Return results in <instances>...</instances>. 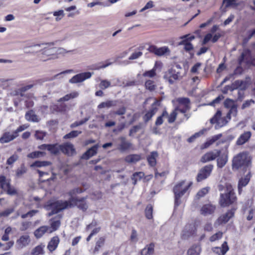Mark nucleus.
I'll use <instances>...</instances> for the list:
<instances>
[{
    "label": "nucleus",
    "mask_w": 255,
    "mask_h": 255,
    "mask_svg": "<svg viewBox=\"0 0 255 255\" xmlns=\"http://www.w3.org/2000/svg\"><path fill=\"white\" fill-rule=\"evenodd\" d=\"M84 190L80 188H75L68 193L70 198L68 201H57L53 203H48L46 206V208L48 210H51L48 213V216H51L58 212L68 208L73 207V203L71 199L73 198H77L75 196L77 194L83 192Z\"/></svg>",
    "instance_id": "obj_1"
},
{
    "label": "nucleus",
    "mask_w": 255,
    "mask_h": 255,
    "mask_svg": "<svg viewBox=\"0 0 255 255\" xmlns=\"http://www.w3.org/2000/svg\"><path fill=\"white\" fill-rule=\"evenodd\" d=\"M219 190L223 192L220 194L219 200V204L222 207H228L236 201L237 198L232 185H227L226 187L223 189L220 186Z\"/></svg>",
    "instance_id": "obj_2"
},
{
    "label": "nucleus",
    "mask_w": 255,
    "mask_h": 255,
    "mask_svg": "<svg viewBox=\"0 0 255 255\" xmlns=\"http://www.w3.org/2000/svg\"><path fill=\"white\" fill-rule=\"evenodd\" d=\"M53 43H41L32 45L31 47L37 50V48H41V52L39 54V59L42 61H46L53 59L55 55L56 47H53Z\"/></svg>",
    "instance_id": "obj_3"
},
{
    "label": "nucleus",
    "mask_w": 255,
    "mask_h": 255,
    "mask_svg": "<svg viewBox=\"0 0 255 255\" xmlns=\"http://www.w3.org/2000/svg\"><path fill=\"white\" fill-rule=\"evenodd\" d=\"M192 183H185V181H182L177 183L173 188L175 196V206L177 207L181 204V197L187 191Z\"/></svg>",
    "instance_id": "obj_4"
},
{
    "label": "nucleus",
    "mask_w": 255,
    "mask_h": 255,
    "mask_svg": "<svg viewBox=\"0 0 255 255\" xmlns=\"http://www.w3.org/2000/svg\"><path fill=\"white\" fill-rule=\"evenodd\" d=\"M248 162V160L247 154L244 152L240 153L233 159V168L239 169L240 167L247 165Z\"/></svg>",
    "instance_id": "obj_5"
},
{
    "label": "nucleus",
    "mask_w": 255,
    "mask_h": 255,
    "mask_svg": "<svg viewBox=\"0 0 255 255\" xmlns=\"http://www.w3.org/2000/svg\"><path fill=\"white\" fill-rule=\"evenodd\" d=\"M221 112L218 111L214 116L210 120L211 124H215V128L218 129L225 126L228 122L227 117H221Z\"/></svg>",
    "instance_id": "obj_6"
},
{
    "label": "nucleus",
    "mask_w": 255,
    "mask_h": 255,
    "mask_svg": "<svg viewBox=\"0 0 255 255\" xmlns=\"http://www.w3.org/2000/svg\"><path fill=\"white\" fill-rule=\"evenodd\" d=\"M213 169V165L209 164L204 166L199 171L197 176L196 180L200 182L208 178L211 174Z\"/></svg>",
    "instance_id": "obj_7"
},
{
    "label": "nucleus",
    "mask_w": 255,
    "mask_h": 255,
    "mask_svg": "<svg viewBox=\"0 0 255 255\" xmlns=\"http://www.w3.org/2000/svg\"><path fill=\"white\" fill-rule=\"evenodd\" d=\"M249 85V81L248 80H236L231 86H227L226 88H229L230 91H232L235 89H239L240 91L245 90Z\"/></svg>",
    "instance_id": "obj_8"
},
{
    "label": "nucleus",
    "mask_w": 255,
    "mask_h": 255,
    "mask_svg": "<svg viewBox=\"0 0 255 255\" xmlns=\"http://www.w3.org/2000/svg\"><path fill=\"white\" fill-rule=\"evenodd\" d=\"M235 209H232L225 214L221 215L216 220L215 225H220L227 223L235 214Z\"/></svg>",
    "instance_id": "obj_9"
},
{
    "label": "nucleus",
    "mask_w": 255,
    "mask_h": 255,
    "mask_svg": "<svg viewBox=\"0 0 255 255\" xmlns=\"http://www.w3.org/2000/svg\"><path fill=\"white\" fill-rule=\"evenodd\" d=\"M87 197H83L81 198H73L71 199V201L73 203V207L76 206L80 210L83 211H85L88 208V203L86 201Z\"/></svg>",
    "instance_id": "obj_10"
},
{
    "label": "nucleus",
    "mask_w": 255,
    "mask_h": 255,
    "mask_svg": "<svg viewBox=\"0 0 255 255\" xmlns=\"http://www.w3.org/2000/svg\"><path fill=\"white\" fill-rule=\"evenodd\" d=\"M179 103L178 106L176 107V110L181 113H185L190 109V100L187 98H181L177 99Z\"/></svg>",
    "instance_id": "obj_11"
},
{
    "label": "nucleus",
    "mask_w": 255,
    "mask_h": 255,
    "mask_svg": "<svg viewBox=\"0 0 255 255\" xmlns=\"http://www.w3.org/2000/svg\"><path fill=\"white\" fill-rule=\"evenodd\" d=\"M92 75V73L90 72L80 73L73 76L69 80V82L73 84L82 82L86 79L90 78Z\"/></svg>",
    "instance_id": "obj_12"
},
{
    "label": "nucleus",
    "mask_w": 255,
    "mask_h": 255,
    "mask_svg": "<svg viewBox=\"0 0 255 255\" xmlns=\"http://www.w3.org/2000/svg\"><path fill=\"white\" fill-rule=\"evenodd\" d=\"M158 101L155 100L152 104L150 110L145 114L143 119L145 122H147L156 113L158 110Z\"/></svg>",
    "instance_id": "obj_13"
},
{
    "label": "nucleus",
    "mask_w": 255,
    "mask_h": 255,
    "mask_svg": "<svg viewBox=\"0 0 255 255\" xmlns=\"http://www.w3.org/2000/svg\"><path fill=\"white\" fill-rule=\"evenodd\" d=\"M220 153L221 151L218 150L207 152L202 156L200 161L202 163H206L214 160L220 155Z\"/></svg>",
    "instance_id": "obj_14"
},
{
    "label": "nucleus",
    "mask_w": 255,
    "mask_h": 255,
    "mask_svg": "<svg viewBox=\"0 0 255 255\" xmlns=\"http://www.w3.org/2000/svg\"><path fill=\"white\" fill-rule=\"evenodd\" d=\"M180 76L179 73L173 69H171L164 75V78L166 79L170 84H173L179 79Z\"/></svg>",
    "instance_id": "obj_15"
},
{
    "label": "nucleus",
    "mask_w": 255,
    "mask_h": 255,
    "mask_svg": "<svg viewBox=\"0 0 255 255\" xmlns=\"http://www.w3.org/2000/svg\"><path fill=\"white\" fill-rule=\"evenodd\" d=\"M116 140L120 142L118 144L117 148L121 151L123 152L128 150L131 146V143L124 136L119 137Z\"/></svg>",
    "instance_id": "obj_16"
},
{
    "label": "nucleus",
    "mask_w": 255,
    "mask_h": 255,
    "mask_svg": "<svg viewBox=\"0 0 255 255\" xmlns=\"http://www.w3.org/2000/svg\"><path fill=\"white\" fill-rule=\"evenodd\" d=\"M148 50L150 52L156 55L162 56L166 53L169 52V50L167 47H162L160 48H157L155 46L151 45L150 46Z\"/></svg>",
    "instance_id": "obj_17"
},
{
    "label": "nucleus",
    "mask_w": 255,
    "mask_h": 255,
    "mask_svg": "<svg viewBox=\"0 0 255 255\" xmlns=\"http://www.w3.org/2000/svg\"><path fill=\"white\" fill-rule=\"evenodd\" d=\"M252 133L250 131H245L241 134L236 141V144L242 145L247 142L251 138Z\"/></svg>",
    "instance_id": "obj_18"
},
{
    "label": "nucleus",
    "mask_w": 255,
    "mask_h": 255,
    "mask_svg": "<svg viewBox=\"0 0 255 255\" xmlns=\"http://www.w3.org/2000/svg\"><path fill=\"white\" fill-rule=\"evenodd\" d=\"M61 151L68 155H73L76 153L74 145L70 143L61 145Z\"/></svg>",
    "instance_id": "obj_19"
},
{
    "label": "nucleus",
    "mask_w": 255,
    "mask_h": 255,
    "mask_svg": "<svg viewBox=\"0 0 255 255\" xmlns=\"http://www.w3.org/2000/svg\"><path fill=\"white\" fill-rule=\"evenodd\" d=\"M251 177L250 172H249L244 177H242L238 182V191L241 194L242 191V188L245 187L249 183Z\"/></svg>",
    "instance_id": "obj_20"
},
{
    "label": "nucleus",
    "mask_w": 255,
    "mask_h": 255,
    "mask_svg": "<svg viewBox=\"0 0 255 255\" xmlns=\"http://www.w3.org/2000/svg\"><path fill=\"white\" fill-rule=\"evenodd\" d=\"M3 192H5L9 195L13 196L17 194V190L12 186L10 183V181L6 179L3 188Z\"/></svg>",
    "instance_id": "obj_21"
},
{
    "label": "nucleus",
    "mask_w": 255,
    "mask_h": 255,
    "mask_svg": "<svg viewBox=\"0 0 255 255\" xmlns=\"http://www.w3.org/2000/svg\"><path fill=\"white\" fill-rule=\"evenodd\" d=\"M59 217H55L50 220V227H49V233L56 231L60 227L61 223L60 218L61 217L59 215Z\"/></svg>",
    "instance_id": "obj_22"
},
{
    "label": "nucleus",
    "mask_w": 255,
    "mask_h": 255,
    "mask_svg": "<svg viewBox=\"0 0 255 255\" xmlns=\"http://www.w3.org/2000/svg\"><path fill=\"white\" fill-rule=\"evenodd\" d=\"M216 209L215 206L208 204L203 206L201 209V214L204 216H207L213 213Z\"/></svg>",
    "instance_id": "obj_23"
},
{
    "label": "nucleus",
    "mask_w": 255,
    "mask_h": 255,
    "mask_svg": "<svg viewBox=\"0 0 255 255\" xmlns=\"http://www.w3.org/2000/svg\"><path fill=\"white\" fill-rule=\"evenodd\" d=\"M30 242V237L28 235H25L21 236L20 238L17 240L16 244L18 247L22 249L28 245Z\"/></svg>",
    "instance_id": "obj_24"
},
{
    "label": "nucleus",
    "mask_w": 255,
    "mask_h": 255,
    "mask_svg": "<svg viewBox=\"0 0 255 255\" xmlns=\"http://www.w3.org/2000/svg\"><path fill=\"white\" fill-rule=\"evenodd\" d=\"M99 145L96 144L89 148L82 156L84 159H88L90 157L96 155L97 153Z\"/></svg>",
    "instance_id": "obj_25"
},
{
    "label": "nucleus",
    "mask_w": 255,
    "mask_h": 255,
    "mask_svg": "<svg viewBox=\"0 0 255 255\" xmlns=\"http://www.w3.org/2000/svg\"><path fill=\"white\" fill-rule=\"evenodd\" d=\"M213 251L219 255H224L229 250V247L226 242H224L221 247H215L212 249Z\"/></svg>",
    "instance_id": "obj_26"
},
{
    "label": "nucleus",
    "mask_w": 255,
    "mask_h": 255,
    "mask_svg": "<svg viewBox=\"0 0 255 255\" xmlns=\"http://www.w3.org/2000/svg\"><path fill=\"white\" fill-rule=\"evenodd\" d=\"M59 243V239L57 236L53 237L49 242L47 249L51 252L55 251Z\"/></svg>",
    "instance_id": "obj_27"
},
{
    "label": "nucleus",
    "mask_w": 255,
    "mask_h": 255,
    "mask_svg": "<svg viewBox=\"0 0 255 255\" xmlns=\"http://www.w3.org/2000/svg\"><path fill=\"white\" fill-rule=\"evenodd\" d=\"M46 232L49 233V227L43 226L36 229L34 233V236L37 239L40 238Z\"/></svg>",
    "instance_id": "obj_28"
},
{
    "label": "nucleus",
    "mask_w": 255,
    "mask_h": 255,
    "mask_svg": "<svg viewBox=\"0 0 255 255\" xmlns=\"http://www.w3.org/2000/svg\"><path fill=\"white\" fill-rule=\"evenodd\" d=\"M158 154L157 151H152L147 156V160L149 165L152 167L155 166L156 164V158L158 157Z\"/></svg>",
    "instance_id": "obj_29"
},
{
    "label": "nucleus",
    "mask_w": 255,
    "mask_h": 255,
    "mask_svg": "<svg viewBox=\"0 0 255 255\" xmlns=\"http://www.w3.org/2000/svg\"><path fill=\"white\" fill-rule=\"evenodd\" d=\"M219 158L217 159V166L219 168L223 167L228 161V155L224 153L220 154Z\"/></svg>",
    "instance_id": "obj_30"
},
{
    "label": "nucleus",
    "mask_w": 255,
    "mask_h": 255,
    "mask_svg": "<svg viewBox=\"0 0 255 255\" xmlns=\"http://www.w3.org/2000/svg\"><path fill=\"white\" fill-rule=\"evenodd\" d=\"M45 246L42 244L39 245L32 249L30 255H43L44 254Z\"/></svg>",
    "instance_id": "obj_31"
},
{
    "label": "nucleus",
    "mask_w": 255,
    "mask_h": 255,
    "mask_svg": "<svg viewBox=\"0 0 255 255\" xmlns=\"http://www.w3.org/2000/svg\"><path fill=\"white\" fill-rule=\"evenodd\" d=\"M25 119L27 121L32 122H38L40 119L35 114L34 112L31 110L27 112L25 114Z\"/></svg>",
    "instance_id": "obj_32"
},
{
    "label": "nucleus",
    "mask_w": 255,
    "mask_h": 255,
    "mask_svg": "<svg viewBox=\"0 0 255 255\" xmlns=\"http://www.w3.org/2000/svg\"><path fill=\"white\" fill-rule=\"evenodd\" d=\"M201 251L200 246L193 245L188 249L187 252V255H199Z\"/></svg>",
    "instance_id": "obj_33"
},
{
    "label": "nucleus",
    "mask_w": 255,
    "mask_h": 255,
    "mask_svg": "<svg viewBox=\"0 0 255 255\" xmlns=\"http://www.w3.org/2000/svg\"><path fill=\"white\" fill-rule=\"evenodd\" d=\"M117 101L115 100H109L107 101L101 103L100 104H99L98 106V108L99 109H102V108H109L112 107H114L117 105Z\"/></svg>",
    "instance_id": "obj_34"
},
{
    "label": "nucleus",
    "mask_w": 255,
    "mask_h": 255,
    "mask_svg": "<svg viewBox=\"0 0 255 255\" xmlns=\"http://www.w3.org/2000/svg\"><path fill=\"white\" fill-rule=\"evenodd\" d=\"M251 55L250 51L248 50H245L242 55L240 58L239 59L240 64H241L242 62H246L247 63L250 62V57Z\"/></svg>",
    "instance_id": "obj_35"
},
{
    "label": "nucleus",
    "mask_w": 255,
    "mask_h": 255,
    "mask_svg": "<svg viewBox=\"0 0 255 255\" xmlns=\"http://www.w3.org/2000/svg\"><path fill=\"white\" fill-rule=\"evenodd\" d=\"M140 159V156L138 154H130L127 156L125 161L129 163H135Z\"/></svg>",
    "instance_id": "obj_36"
},
{
    "label": "nucleus",
    "mask_w": 255,
    "mask_h": 255,
    "mask_svg": "<svg viewBox=\"0 0 255 255\" xmlns=\"http://www.w3.org/2000/svg\"><path fill=\"white\" fill-rule=\"evenodd\" d=\"M60 150L61 145L57 144H49L48 146V151L53 154H57Z\"/></svg>",
    "instance_id": "obj_37"
},
{
    "label": "nucleus",
    "mask_w": 255,
    "mask_h": 255,
    "mask_svg": "<svg viewBox=\"0 0 255 255\" xmlns=\"http://www.w3.org/2000/svg\"><path fill=\"white\" fill-rule=\"evenodd\" d=\"M12 140L13 139L12 137L11 133L9 132H5L0 138V142L1 143H4L8 142Z\"/></svg>",
    "instance_id": "obj_38"
},
{
    "label": "nucleus",
    "mask_w": 255,
    "mask_h": 255,
    "mask_svg": "<svg viewBox=\"0 0 255 255\" xmlns=\"http://www.w3.org/2000/svg\"><path fill=\"white\" fill-rule=\"evenodd\" d=\"M158 65H159V64L157 62H156L153 69L150 70L145 71L143 74V76L149 78H152L154 77L156 75V69Z\"/></svg>",
    "instance_id": "obj_39"
},
{
    "label": "nucleus",
    "mask_w": 255,
    "mask_h": 255,
    "mask_svg": "<svg viewBox=\"0 0 255 255\" xmlns=\"http://www.w3.org/2000/svg\"><path fill=\"white\" fill-rule=\"evenodd\" d=\"M223 5L225 6V8H226L230 7H237L239 5V3L237 2V0H223Z\"/></svg>",
    "instance_id": "obj_40"
},
{
    "label": "nucleus",
    "mask_w": 255,
    "mask_h": 255,
    "mask_svg": "<svg viewBox=\"0 0 255 255\" xmlns=\"http://www.w3.org/2000/svg\"><path fill=\"white\" fill-rule=\"evenodd\" d=\"M51 162L48 161H36L31 165V167H41L51 165Z\"/></svg>",
    "instance_id": "obj_41"
},
{
    "label": "nucleus",
    "mask_w": 255,
    "mask_h": 255,
    "mask_svg": "<svg viewBox=\"0 0 255 255\" xmlns=\"http://www.w3.org/2000/svg\"><path fill=\"white\" fill-rule=\"evenodd\" d=\"M179 45H183L184 46V49L186 51H190L193 49V46L192 44L188 41V39L182 40L179 43Z\"/></svg>",
    "instance_id": "obj_42"
},
{
    "label": "nucleus",
    "mask_w": 255,
    "mask_h": 255,
    "mask_svg": "<svg viewBox=\"0 0 255 255\" xmlns=\"http://www.w3.org/2000/svg\"><path fill=\"white\" fill-rule=\"evenodd\" d=\"M73 72H74V71L72 69L67 70L64 71L63 72H61L54 75V76L51 77L50 79H47V81H52V80H54L56 79H61L63 77V76H62L63 75L66 74H70V73H73Z\"/></svg>",
    "instance_id": "obj_43"
},
{
    "label": "nucleus",
    "mask_w": 255,
    "mask_h": 255,
    "mask_svg": "<svg viewBox=\"0 0 255 255\" xmlns=\"http://www.w3.org/2000/svg\"><path fill=\"white\" fill-rule=\"evenodd\" d=\"M79 93L77 92H73L70 94H67L63 97L60 98L59 101H67L71 99L76 98L78 96Z\"/></svg>",
    "instance_id": "obj_44"
},
{
    "label": "nucleus",
    "mask_w": 255,
    "mask_h": 255,
    "mask_svg": "<svg viewBox=\"0 0 255 255\" xmlns=\"http://www.w3.org/2000/svg\"><path fill=\"white\" fill-rule=\"evenodd\" d=\"M144 175L142 172H138L134 173L131 177L132 180L133 181V184H136V182L141 179Z\"/></svg>",
    "instance_id": "obj_45"
},
{
    "label": "nucleus",
    "mask_w": 255,
    "mask_h": 255,
    "mask_svg": "<svg viewBox=\"0 0 255 255\" xmlns=\"http://www.w3.org/2000/svg\"><path fill=\"white\" fill-rule=\"evenodd\" d=\"M74 50H67L65 48L62 47H56L55 52V55H65L66 53H73L74 52Z\"/></svg>",
    "instance_id": "obj_46"
},
{
    "label": "nucleus",
    "mask_w": 255,
    "mask_h": 255,
    "mask_svg": "<svg viewBox=\"0 0 255 255\" xmlns=\"http://www.w3.org/2000/svg\"><path fill=\"white\" fill-rule=\"evenodd\" d=\"M177 111H178L176 110V108L169 115L168 114V116H165L166 118H168L169 123H172L175 121L177 115Z\"/></svg>",
    "instance_id": "obj_47"
},
{
    "label": "nucleus",
    "mask_w": 255,
    "mask_h": 255,
    "mask_svg": "<svg viewBox=\"0 0 255 255\" xmlns=\"http://www.w3.org/2000/svg\"><path fill=\"white\" fill-rule=\"evenodd\" d=\"M230 110L228 112V113L227 115V118L229 119V120L231 119V116H234L235 117L237 116L238 113V110H237V105H236L234 107H232V108H230Z\"/></svg>",
    "instance_id": "obj_48"
},
{
    "label": "nucleus",
    "mask_w": 255,
    "mask_h": 255,
    "mask_svg": "<svg viewBox=\"0 0 255 255\" xmlns=\"http://www.w3.org/2000/svg\"><path fill=\"white\" fill-rule=\"evenodd\" d=\"M165 116H168V113L166 110H164L163 111L162 115L157 117L155 122V125L156 126L162 125L163 122V118H166Z\"/></svg>",
    "instance_id": "obj_49"
},
{
    "label": "nucleus",
    "mask_w": 255,
    "mask_h": 255,
    "mask_svg": "<svg viewBox=\"0 0 255 255\" xmlns=\"http://www.w3.org/2000/svg\"><path fill=\"white\" fill-rule=\"evenodd\" d=\"M45 155V153L42 151H34L30 153L27 155V157L30 158H38L43 156Z\"/></svg>",
    "instance_id": "obj_50"
},
{
    "label": "nucleus",
    "mask_w": 255,
    "mask_h": 255,
    "mask_svg": "<svg viewBox=\"0 0 255 255\" xmlns=\"http://www.w3.org/2000/svg\"><path fill=\"white\" fill-rule=\"evenodd\" d=\"M27 169L24 164H22L16 171V175L17 177H21L24 173L26 172Z\"/></svg>",
    "instance_id": "obj_51"
},
{
    "label": "nucleus",
    "mask_w": 255,
    "mask_h": 255,
    "mask_svg": "<svg viewBox=\"0 0 255 255\" xmlns=\"http://www.w3.org/2000/svg\"><path fill=\"white\" fill-rule=\"evenodd\" d=\"M14 211V209L13 208L6 209L4 211L0 212V217H7L9 216L11 213H12Z\"/></svg>",
    "instance_id": "obj_52"
},
{
    "label": "nucleus",
    "mask_w": 255,
    "mask_h": 255,
    "mask_svg": "<svg viewBox=\"0 0 255 255\" xmlns=\"http://www.w3.org/2000/svg\"><path fill=\"white\" fill-rule=\"evenodd\" d=\"M111 86V83L107 80H100V83L99 84V87L103 89H106Z\"/></svg>",
    "instance_id": "obj_53"
},
{
    "label": "nucleus",
    "mask_w": 255,
    "mask_h": 255,
    "mask_svg": "<svg viewBox=\"0 0 255 255\" xmlns=\"http://www.w3.org/2000/svg\"><path fill=\"white\" fill-rule=\"evenodd\" d=\"M31 226V222L29 221H23L21 222L19 230L21 231H24L28 229Z\"/></svg>",
    "instance_id": "obj_54"
},
{
    "label": "nucleus",
    "mask_w": 255,
    "mask_h": 255,
    "mask_svg": "<svg viewBox=\"0 0 255 255\" xmlns=\"http://www.w3.org/2000/svg\"><path fill=\"white\" fill-rule=\"evenodd\" d=\"M152 206L151 205H148L145 210V216L147 219H150L152 218Z\"/></svg>",
    "instance_id": "obj_55"
},
{
    "label": "nucleus",
    "mask_w": 255,
    "mask_h": 255,
    "mask_svg": "<svg viewBox=\"0 0 255 255\" xmlns=\"http://www.w3.org/2000/svg\"><path fill=\"white\" fill-rule=\"evenodd\" d=\"M38 212L37 210H32L28 211L25 214H22L21 215V217L22 219H25L28 217H32L35 216Z\"/></svg>",
    "instance_id": "obj_56"
},
{
    "label": "nucleus",
    "mask_w": 255,
    "mask_h": 255,
    "mask_svg": "<svg viewBox=\"0 0 255 255\" xmlns=\"http://www.w3.org/2000/svg\"><path fill=\"white\" fill-rule=\"evenodd\" d=\"M105 242V239L103 238H100L99 240L96 242V246L94 249V253L98 252L99 249L103 246Z\"/></svg>",
    "instance_id": "obj_57"
},
{
    "label": "nucleus",
    "mask_w": 255,
    "mask_h": 255,
    "mask_svg": "<svg viewBox=\"0 0 255 255\" xmlns=\"http://www.w3.org/2000/svg\"><path fill=\"white\" fill-rule=\"evenodd\" d=\"M81 131L73 130L68 134L64 135V138L65 139L73 138L77 136L79 134H81Z\"/></svg>",
    "instance_id": "obj_58"
},
{
    "label": "nucleus",
    "mask_w": 255,
    "mask_h": 255,
    "mask_svg": "<svg viewBox=\"0 0 255 255\" xmlns=\"http://www.w3.org/2000/svg\"><path fill=\"white\" fill-rule=\"evenodd\" d=\"M145 86L146 88L151 91H153L155 89L154 82L152 80H147L145 82Z\"/></svg>",
    "instance_id": "obj_59"
},
{
    "label": "nucleus",
    "mask_w": 255,
    "mask_h": 255,
    "mask_svg": "<svg viewBox=\"0 0 255 255\" xmlns=\"http://www.w3.org/2000/svg\"><path fill=\"white\" fill-rule=\"evenodd\" d=\"M255 101L254 100L250 99L246 100L242 105V109L244 110L247 108H250L251 106L255 104Z\"/></svg>",
    "instance_id": "obj_60"
},
{
    "label": "nucleus",
    "mask_w": 255,
    "mask_h": 255,
    "mask_svg": "<svg viewBox=\"0 0 255 255\" xmlns=\"http://www.w3.org/2000/svg\"><path fill=\"white\" fill-rule=\"evenodd\" d=\"M46 132L41 130H36L35 131L34 136L37 140H42L46 136Z\"/></svg>",
    "instance_id": "obj_61"
},
{
    "label": "nucleus",
    "mask_w": 255,
    "mask_h": 255,
    "mask_svg": "<svg viewBox=\"0 0 255 255\" xmlns=\"http://www.w3.org/2000/svg\"><path fill=\"white\" fill-rule=\"evenodd\" d=\"M223 234V232H218L216 233V234H214L213 235H212L210 238V241L212 242L217 241L222 238Z\"/></svg>",
    "instance_id": "obj_62"
},
{
    "label": "nucleus",
    "mask_w": 255,
    "mask_h": 255,
    "mask_svg": "<svg viewBox=\"0 0 255 255\" xmlns=\"http://www.w3.org/2000/svg\"><path fill=\"white\" fill-rule=\"evenodd\" d=\"M112 62H109L108 61H107L106 62V64H102L101 63H100L97 65H95L94 67L93 68V69L100 70L101 69H104V68H105L107 67L108 66L112 65Z\"/></svg>",
    "instance_id": "obj_63"
},
{
    "label": "nucleus",
    "mask_w": 255,
    "mask_h": 255,
    "mask_svg": "<svg viewBox=\"0 0 255 255\" xmlns=\"http://www.w3.org/2000/svg\"><path fill=\"white\" fill-rule=\"evenodd\" d=\"M209 190V188L208 187H205L202 188L201 190L198 191V192L197 194V197L198 198H201L203 196H204L208 192Z\"/></svg>",
    "instance_id": "obj_64"
}]
</instances>
